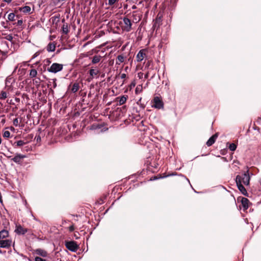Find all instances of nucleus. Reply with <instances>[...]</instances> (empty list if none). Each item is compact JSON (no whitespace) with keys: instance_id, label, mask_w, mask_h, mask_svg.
<instances>
[{"instance_id":"37998d69","label":"nucleus","mask_w":261,"mask_h":261,"mask_svg":"<svg viewBox=\"0 0 261 261\" xmlns=\"http://www.w3.org/2000/svg\"><path fill=\"white\" fill-rule=\"evenodd\" d=\"M7 39H8V40H9V41H11V40L13 39V37H12V36H11V35H9V36H8V38H7Z\"/></svg>"},{"instance_id":"e433bc0d","label":"nucleus","mask_w":261,"mask_h":261,"mask_svg":"<svg viewBox=\"0 0 261 261\" xmlns=\"http://www.w3.org/2000/svg\"><path fill=\"white\" fill-rule=\"evenodd\" d=\"M22 23H23L22 20H21H21H18L17 21V22H16V25L17 26H20V25H22Z\"/></svg>"},{"instance_id":"79ce46f5","label":"nucleus","mask_w":261,"mask_h":261,"mask_svg":"<svg viewBox=\"0 0 261 261\" xmlns=\"http://www.w3.org/2000/svg\"><path fill=\"white\" fill-rule=\"evenodd\" d=\"M121 76V78L122 79H125V78L126 77V74H125V73H122V74H121V76Z\"/></svg>"},{"instance_id":"f704fd0d","label":"nucleus","mask_w":261,"mask_h":261,"mask_svg":"<svg viewBox=\"0 0 261 261\" xmlns=\"http://www.w3.org/2000/svg\"><path fill=\"white\" fill-rule=\"evenodd\" d=\"M117 0H109L108 4L109 5L112 6L114 5Z\"/></svg>"},{"instance_id":"9b49d317","label":"nucleus","mask_w":261,"mask_h":261,"mask_svg":"<svg viewBox=\"0 0 261 261\" xmlns=\"http://www.w3.org/2000/svg\"><path fill=\"white\" fill-rule=\"evenodd\" d=\"M37 254L40 255L43 257H46L48 255L47 251L42 249H37L35 250Z\"/></svg>"},{"instance_id":"4468645a","label":"nucleus","mask_w":261,"mask_h":261,"mask_svg":"<svg viewBox=\"0 0 261 261\" xmlns=\"http://www.w3.org/2000/svg\"><path fill=\"white\" fill-rule=\"evenodd\" d=\"M237 186L239 190L244 195H247V192L244 187L243 186L242 183L236 182Z\"/></svg>"},{"instance_id":"ea45409f","label":"nucleus","mask_w":261,"mask_h":261,"mask_svg":"<svg viewBox=\"0 0 261 261\" xmlns=\"http://www.w3.org/2000/svg\"><path fill=\"white\" fill-rule=\"evenodd\" d=\"M138 77L140 79H141L143 77V73L142 72H139V73H138Z\"/></svg>"},{"instance_id":"09e8293b","label":"nucleus","mask_w":261,"mask_h":261,"mask_svg":"<svg viewBox=\"0 0 261 261\" xmlns=\"http://www.w3.org/2000/svg\"><path fill=\"white\" fill-rule=\"evenodd\" d=\"M132 8H133V9H136V7L135 6H133V7H132Z\"/></svg>"},{"instance_id":"72a5a7b5","label":"nucleus","mask_w":261,"mask_h":261,"mask_svg":"<svg viewBox=\"0 0 261 261\" xmlns=\"http://www.w3.org/2000/svg\"><path fill=\"white\" fill-rule=\"evenodd\" d=\"M53 81V82H52V84H53V88H56L57 87V83H56V79H54L52 80Z\"/></svg>"},{"instance_id":"1a4fd4ad","label":"nucleus","mask_w":261,"mask_h":261,"mask_svg":"<svg viewBox=\"0 0 261 261\" xmlns=\"http://www.w3.org/2000/svg\"><path fill=\"white\" fill-rule=\"evenodd\" d=\"M11 243L12 241L10 240H0V248H8L11 246Z\"/></svg>"},{"instance_id":"ddd939ff","label":"nucleus","mask_w":261,"mask_h":261,"mask_svg":"<svg viewBox=\"0 0 261 261\" xmlns=\"http://www.w3.org/2000/svg\"><path fill=\"white\" fill-rule=\"evenodd\" d=\"M102 57L100 55H96L94 56L91 60V64H96L99 63L102 59Z\"/></svg>"},{"instance_id":"5701e85b","label":"nucleus","mask_w":261,"mask_h":261,"mask_svg":"<svg viewBox=\"0 0 261 261\" xmlns=\"http://www.w3.org/2000/svg\"><path fill=\"white\" fill-rule=\"evenodd\" d=\"M62 32L65 34H67L69 32L68 25L67 23L64 24L62 28Z\"/></svg>"},{"instance_id":"2f4dec72","label":"nucleus","mask_w":261,"mask_h":261,"mask_svg":"<svg viewBox=\"0 0 261 261\" xmlns=\"http://www.w3.org/2000/svg\"><path fill=\"white\" fill-rule=\"evenodd\" d=\"M40 53L41 52L40 51H38L36 53H35L33 55V57H32V59L31 60H33V59L36 58L37 57H38L40 54Z\"/></svg>"},{"instance_id":"7ed1b4c3","label":"nucleus","mask_w":261,"mask_h":261,"mask_svg":"<svg viewBox=\"0 0 261 261\" xmlns=\"http://www.w3.org/2000/svg\"><path fill=\"white\" fill-rule=\"evenodd\" d=\"M124 25L122 27L123 31L129 32L132 29V23L130 20L126 17L123 18Z\"/></svg>"},{"instance_id":"6ab92c4d","label":"nucleus","mask_w":261,"mask_h":261,"mask_svg":"<svg viewBox=\"0 0 261 261\" xmlns=\"http://www.w3.org/2000/svg\"><path fill=\"white\" fill-rule=\"evenodd\" d=\"M241 202L245 209H247L248 208L249 200L247 198L244 197L242 198Z\"/></svg>"},{"instance_id":"a18cd8bd","label":"nucleus","mask_w":261,"mask_h":261,"mask_svg":"<svg viewBox=\"0 0 261 261\" xmlns=\"http://www.w3.org/2000/svg\"><path fill=\"white\" fill-rule=\"evenodd\" d=\"M12 0H4V2L7 3H10L11 2Z\"/></svg>"},{"instance_id":"6e6552de","label":"nucleus","mask_w":261,"mask_h":261,"mask_svg":"<svg viewBox=\"0 0 261 261\" xmlns=\"http://www.w3.org/2000/svg\"><path fill=\"white\" fill-rule=\"evenodd\" d=\"M26 156L25 155L21 154H17L14 158L11 160L16 163L20 164L21 160L25 158Z\"/></svg>"},{"instance_id":"f3484780","label":"nucleus","mask_w":261,"mask_h":261,"mask_svg":"<svg viewBox=\"0 0 261 261\" xmlns=\"http://www.w3.org/2000/svg\"><path fill=\"white\" fill-rule=\"evenodd\" d=\"M99 70L98 69H91L89 72L90 75L93 78L94 76L97 75L99 73Z\"/></svg>"},{"instance_id":"4be33fe9","label":"nucleus","mask_w":261,"mask_h":261,"mask_svg":"<svg viewBox=\"0 0 261 261\" xmlns=\"http://www.w3.org/2000/svg\"><path fill=\"white\" fill-rule=\"evenodd\" d=\"M161 21V17L156 18L153 25V28L155 29L156 27H159Z\"/></svg>"},{"instance_id":"de8ad7c7","label":"nucleus","mask_w":261,"mask_h":261,"mask_svg":"<svg viewBox=\"0 0 261 261\" xmlns=\"http://www.w3.org/2000/svg\"><path fill=\"white\" fill-rule=\"evenodd\" d=\"M161 178H162V177H161ZM159 178H160V177H159ZM159 179V178L156 177H154L153 178V180H155V179Z\"/></svg>"},{"instance_id":"864d4df0","label":"nucleus","mask_w":261,"mask_h":261,"mask_svg":"<svg viewBox=\"0 0 261 261\" xmlns=\"http://www.w3.org/2000/svg\"><path fill=\"white\" fill-rule=\"evenodd\" d=\"M132 86H135V84H132Z\"/></svg>"},{"instance_id":"aec40b11","label":"nucleus","mask_w":261,"mask_h":261,"mask_svg":"<svg viewBox=\"0 0 261 261\" xmlns=\"http://www.w3.org/2000/svg\"><path fill=\"white\" fill-rule=\"evenodd\" d=\"M124 61V57L123 55H120L117 56L116 64L117 65H120L121 63H123Z\"/></svg>"},{"instance_id":"49530a36","label":"nucleus","mask_w":261,"mask_h":261,"mask_svg":"<svg viewBox=\"0 0 261 261\" xmlns=\"http://www.w3.org/2000/svg\"><path fill=\"white\" fill-rule=\"evenodd\" d=\"M17 68H18V66H16L15 67V68H14V71H13V73H14V72H15L16 71V70H17Z\"/></svg>"},{"instance_id":"20e7f679","label":"nucleus","mask_w":261,"mask_h":261,"mask_svg":"<svg viewBox=\"0 0 261 261\" xmlns=\"http://www.w3.org/2000/svg\"><path fill=\"white\" fill-rule=\"evenodd\" d=\"M66 248L72 252H76L79 249V246L74 241L66 242L65 244Z\"/></svg>"},{"instance_id":"0eeeda50","label":"nucleus","mask_w":261,"mask_h":261,"mask_svg":"<svg viewBox=\"0 0 261 261\" xmlns=\"http://www.w3.org/2000/svg\"><path fill=\"white\" fill-rule=\"evenodd\" d=\"M145 50L144 49H141L139 51L136 56L137 62H141L146 57V55L145 53Z\"/></svg>"},{"instance_id":"a211bd4d","label":"nucleus","mask_w":261,"mask_h":261,"mask_svg":"<svg viewBox=\"0 0 261 261\" xmlns=\"http://www.w3.org/2000/svg\"><path fill=\"white\" fill-rule=\"evenodd\" d=\"M9 236L8 231L3 229L0 231V240L8 237Z\"/></svg>"},{"instance_id":"c756f323","label":"nucleus","mask_w":261,"mask_h":261,"mask_svg":"<svg viewBox=\"0 0 261 261\" xmlns=\"http://www.w3.org/2000/svg\"><path fill=\"white\" fill-rule=\"evenodd\" d=\"M35 261H49L46 259H43L40 257L36 256L35 258Z\"/></svg>"},{"instance_id":"4c0bfd02","label":"nucleus","mask_w":261,"mask_h":261,"mask_svg":"<svg viewBox=\"0 0 261 261\" xmlns=\"http://www.w3.org/2000/svg\"><path fill=\"white\" fill-rule=\"evenodd\" d=\"M74 230V226H73V225H71V226H69V230L70 232L73 231Z\"/></svg>"},{"instance_id":"a878e982","label":"nucleus","mask_w":261,"mask_h":261,"mask_svg":"<svg viewBox=\"0 0 261 261\" xmlns=\"http://www.w3.org/2000/svg\"><path fill=\"white\" fill-rule=\"evenodd\" d=\"M7 97V93L6 92L2 91L0 93V99L4 100Z\"/></svg>"},{"instance_id":"8fccbe9b","label":"nucleus","mask_w":261,"mask_h":261,"mask_svg":"<svg viewBox=\"0 0 261 261\" xmlns=\"http://www.w3.org/2000/svg\"><path fill=\"white\" fill-rule=\"evenodd\" d=\"M154 75H155V73H153V75H152L151 79H152L154 76Z\"/></svg>"},{"instance_id":"cd10ccee","label":"nucleus","mask_w":261,"mask_h":261,"mask_svg":"<svg viewBox=\"0 0 261 261\" xmlns=\"http://www.w3.org/2000/svg\"><path fill=\"white\" fill-rule=\"evenodd\" d=\"M10 136V132L8 130H6L4 132L3 137L6 138H8Z\"/></svg>"},{"instance_id":"9d476101","label":"nucleus","mask_w":261,"mask_h":261,"mask_svg":"<svg viewBox=\"0 0 261 261\" xmlns=\"http://www.w3.org/2000/svg\"><path fill=\"white\" fill-rule=\"evenodd\" d=\"M217 137L218 135L216 134L212 136L211 137L209 138V139L206 142V145L208 146L212 145L215 143Z\"/></svg>"},{"instance_id":"bb28decb","label":"nucleus","mask_w":261,"mask_h":261,"mask_svg":"<svg viewBox=\"0 0 261 261\" xmlns=\"http://www.w3.org/2000/svg\"><path fill=\"white\" fill-rule=\"evenodd\" d=\"M228 148L230 150L233 151H234L237 148V145L234 143H230L229 144Z\"/></svg>"},{"instance_id":"603ef678","label":"nucleus","mask_w":261,"mask_h":261,"mask_svg":"<svg viewBox=\"0 0 261 261\" xmlns=\"http://www.w3.org/2000/svg\"><path fill=\"white\" fill-rule=\"evenodd\" d=\"M2 250L0 249V253H2Z\"/></svg>"},{"instance_id":"a19ab883","label":"nucleus","mask_w":261,"mask_h":261,"mask_svg":"<svg viewBox=\"0 0 261 261\" xmlns=\"http://www.w3.org/2000/svg\"><path fill=\"white\" fill-rule=\"evenodd\" d=\"M139 90L140 91H141V90L139 89V87L137 86L135 90L136 93L137 94L139 92Z\"/></svg>"},{"instance_id":"393cba45","label":"nucleus","mask_w":261,"mask_h":261,"mask_svg":"<svg viewBox=\"0 0 261 261\" xmlns=\"http://www.w3.org/2000/svg\"><path fill=\"white\" fill-rule=\"evenodd\" d=\"M15 15L14 13H10L8 16L9 21H13L15 20Z\"/></svg>"},{"instance_id":"c03bdc74","label":"nucleus","mask_w":261,"mask_h":261,"mask_svg":"<svg viewBox=\"0 0 261 261\" xmlns=\"http://www.w3.org/2000/svg\"><path fill=\"white\" fill-rule=\"evenodd\" d=\"M36 138L37 142L41 141V137L39 136L36 137Z\"/></svg>"},{"instance_id":"7c9ffc66","label":"nucleus","mask_w":261,"mask_h":261,"mask_svg":"<svg viewBox=\"0 0 261 261\" xmlns=\"http://www.w3.org/2000/svg\"><path fill=\"white\" fill-rule=\"evenodd\" d=\"M101 128V126L100 125H93L91 126V129H100Z\"/></svg>"},{"instance_id":"2eb2a0df","label":"nucleus","mask_w":261,"mask_h":261,"mask_svg":"<svg viewBox=\"0 0 261 261\" xmlns=\"http://www.w3.org/2000/svg\"><path fill=\"white\" fill-rule=\"evenodd\" d=\"M127 98V96L123 95L121 97H118L117 98V101L119 102V105L121 106L125 103L126 101Z\"/></svg>"},{"instance_id":"b1692460","label":"nucleus","mask_w":261,"mask_h":261,"mask_svg":"<svg viewBox=\"0 0 261 261\" xmlns=\"http://www.w3.org/2000/svg\"><path fill=\"white\" fill-rule=\"evenodd\" d=\"M37 74V71L36 69H33L30 70L29 75L31 77H35Z\"/></svg>"},{"instance_id":"412c9836","label":"nucleus","mask_w":261,"mask_h":261,"mask_svg":"<svg viewBox=\"0 0 261 261\" xmlns=\"http://www.w3.org/2000/svg\"><path fill=\"white\" fill-rule=\"evenodd\" d=\"M79 88H80L79 84L77 83H75L73 84V85L72 86V87L71 88V91L73 93H75L79 90Z\"/></svg>"},{"instance_id":"3c124183","label":"nucleus","mask_w":261,"mask_h":261,"mask_svg":"<svg viewBox=\"0 0 261 261\" xmlns=\"http://www.w3.org/2000/svg\"><path fill=\"white\" fill-rule=\"evenodd\" d=\"M259 184H260V185L261 186V179L259 180Z\"/></svg>"},{"instance_id":"473e14b6","label":"nucleus","mask_w":261,"mask_h":261,"mask_svg":"<svg viewBox=\"0 0 261 261\" xmlns=\"http://www.w3.org/2000/svg\"><path fill=\"white\" fill-rule=\"evenodd\" d=\"M13 123L14 125H15V126H17L19 124L18 118L14 119L13 120Z\"/></svg>"},{"instance_id":"58836bf2","label":"nucleus","mask_w":261,"mask_h":261,"mask_svg":"<svg viewBox=\"0 0 261 261\" xmlns=\"http://www.w3.org/2000/svg\"><path fill=\"white\" fill-rule=\"evenodd\" d=\"M149 72L150 71H148L144 75V78L145 79H148V77H149Z\"/></svg>"},{"instance_id":"c85d7f7f","label":"nucleus","mask_w":261,"mask_h":261,"mask_svg":"<svg viewBox=\"0 0 261 261\" xmlns=\"http://www.w3.org/2000/svg\"><path fill=\"white\" fill-rule=\"evenodd\" d=\"M15 143H16V145L17 146H22L25 144V142H24L22 140H19L17 141Z\"/></svg>"},{"instance_id":"f257e3e1","label":"nucleus","mask_w":261,"mask_h":261,"mask_svg":"<svg viewBox=\"0 0 261 261\" xmlns=\"http://www.w3.org/2000/svg\"><path fill=\"white\" fill-rule=\"evenodd\" d=\"M250 179V176L249 170H247L242 175H238L236 177V182L243 183L246 186H248Z\"/></svg>"},{"instance_id":"c9c22d12","label":"nucleus","mask_w":261,"mask_h":261,"mask_svg":"<svg viewBox=\"0 0 261 261\" xmlns=\"http://www.w3.org/2000/svg\"><path fill=\"white\" fill-rule=\"evenodd\" d=\"M150 63H151V61H148L146 63V65H145V69L147 67L149 70H150V69H151V68H149V66H150Z\"/></svg>"},{"instance_id":"f03ea898","label":"nucleus","mask_w":261,"mask_h":261,"mask_svg":"<svg viewBox=\"0 0 261 261\" xmlns=\"http://www.w3.org/2000/svg\"><path fill=\"white\" fill-rule=\"evenodd\" d=\"M63 64L54 63L47 69V71L51 73H56L61 71L63 69Z\"/></svg>"},{"instance_id":"f8f14e48","label":"nucleus","mask_w":261,"mask_h":261,"mask_svg":"<svg viewBox=\"0 0 261 261\" xmlns=\"http://www.w3.org/2000/svg\"><path fill=\"white\" fill-rule=\"evenodd\" d=\"M18 9L20 12L25 14L30 13L31 11V8L29 6H25L24 7H19Z\"/></svg>"},{"instance_id":"39448f33","label":"nucleus","mask_w":261,"mask_h":261,"mask_svg":"<svg viewBox=\"0 0 261 261\" xmlns=\"http://www.w3.org/2000/svg\"><path fill=\"white\" fill-rule=\"evenodd\" d=\"M153 103V107L156 109H161L164 107V103L162 100L158 96H156L154 98Z\"/></svg>"},{"instance_id":"423d86ee","label":"nucleus","mask_w":261,"mask_h":261,"mask_svg":"<svg viewBox=\"0 0 261 261\" xmlns=\"http://www.w3.org/2000/svg\"><path fill=\"white\" fill-rule=\"evenodd\" d=\"M28 231V229L23 228L20 225H16L15 232L18 234H24Z\"/></svg>"},{"instance_id":"dca6fc26","label":"nucleus","mask_w":261,"mask_h":261,"mask_svg":"<svg viewBox=\"0 0 261 261\" xmlns=\"http://www.w3.org/2000/svg\"><path fill=\"white\" fill-rule=\"evenodd\" d=\"M56 49V44L54 43H49L47 47H46V50L48 52H53Z\"/></svg>"}]
</instances>
